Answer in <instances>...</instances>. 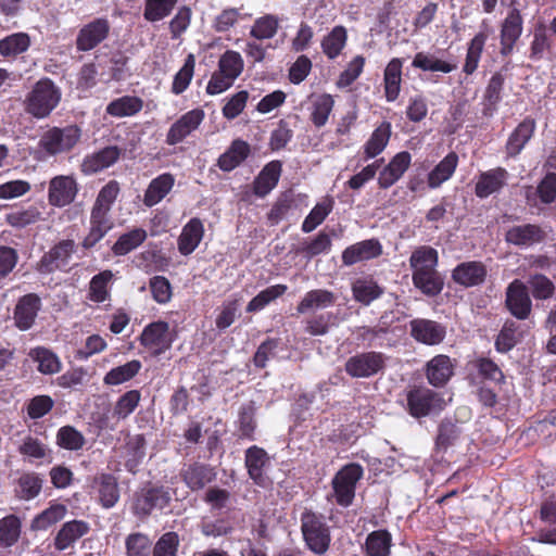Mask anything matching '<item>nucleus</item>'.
I'll return each mask as SVG.
<instances>
[{
    "instance_id": "obj_1",
    "label": "nucleus",
    "mask_w": 556,
    "mask_h": 556,
    "mask_svg": "<svg viewBox=\"0 0 556 556\" xmlns=\"http://www.w3.org/2000/svg\"><path fill=\"white\" fill-rule=\"evenodd\" d=\"M61 100V90L49 78L38 80L25 99V111L33 117H48Z\"/></svg>"
},
{
    "instance_id": "obj_2",
    "label": "nucleus",
    "mask_w": 556,
    "mask_h": 556,
    "mask_svg": "<svg viewBox=\"0 0 556 556\" xmlns=\"http://www.w3.org/2000/svg\"><path fill=\"white\" fill-rule=\"evenodd\" d=\"M80 137L81 129L77 125L51 127L40 136L38 150L46 156L67 153L79 142Z\"/></svg>"
},
{
    "instance_id": "obj_3",
    "label": "nucleus",
    "mask_w": 556,
    "mask_h": 556,
    "mask_svg": "<svg viewBox=\"0 0 556 556\" xmlns=\"http://www.w3.org/2000/svg\"><path fill=\"white\" fill-rule=\"evenodd\" d=\"M301 531L306 546L316 555H324L330 545V533L323 518L305 510L301 516Z\"/></svg>"
},
{
    "instance_id": "obj_4",
    "label": "nucleus",
    "mask_w": 556,
    "mask_h": 556,
    "mask_svg": "<svg viewBox=\"0 0 556 556\" xmlns=\"http://www.w3.org/2000/svg\"><path fill=\"white\" fill-rule=\"evenodd\" d=\"M363 475V467L356 463L345 465L334 475L331 484L338 505L349 507L353 503L356 484Z\"/></svg>"
},
{
    "instance_id": "obj_5",
    "label": "nucleus",
    "mask_w": 556,
    "mask_h": 556,
    "mask_svg": "<svg viewBox=\"0 0 556 556\" xmlns=\"http://www.w3.org/2000/svg\"><path fill=\"white\" fill-rule=\"evenodd\" d=\"M444 406V399L439 393L427 388L414 389L407 394L408 412L416 418L438 413Z\"/></svg>"
},
{
    "instance_id": "obj_6",
    "label": "nucleus",
    "mask_w": 556,
    "mask_h": 556,
    "mask_svg": "<svg viewBox=\"0 0 556 556\" xmlns=\"http://www.w3.org/2000/svg\"><path fill=\"white\" fill-rule=\"evenodd\" d=\"M139 341L152 355L163 354L172 345L168 323L159 320L147 325L139 337Z\"/></svg>"
},
{
    "instance_id": "obj_7",
    "label": "nucleus",
    "mask_w": 556,
    "mask_h": 556,
    "mask_svg": "<svg viewBox=\"0 0 556 556\" xmlns=\"http://www.w3.org/2000/svg\"><path fill=\"white\" fill-rule=\"evenodd\" d=\"M386 363L380 352H363L350 357L345 363V371L353 378H368L378 374Z\"/></svg>"
},
{
    "instance_id": "obj_8",
    "label": "nucleus",
    "mask_w": 556,
    "mask_h": 556,
    "mask_svg": "<svg viewBox=\"0 0 556 556\" xmlns=\"http://www.w3.org/2000/svg\"><path fill=\"white\" fill-rule=\"evenodd\" d=\"M110 29V22L105 17L94 18L93 21L85 24L77 34L76 49L81 52L94 49L106 39Z\"/></svg>"
},
{
    "instance_id": "obj_9",
    "label": "nucleus",
    "mask_w": 556,
    "mask_h": 556,
    "mask_svg": "<svg viewBox=\"0 0 556 556\" xmlns=\"http://www.w3.org/2000/svg\"><path fill=\"white\" fill-rule=\"evenodd\" d=\"M75 247L73 240L67 239L60 241L41 257L38 264V270L42 274L65 270L75 252Z\"/></svg>"
},
{
    "instance_id": "obj_10",
    "label": "nucleus",
    "mask_w": 556,
    "mask_h": 556,
    "mask_svg": "<svg viewBox=\"0 0 556 556\" xmlns=\"http://www.w3.org/2000/svg\"><path fill=\"white\" fill-rule=\"evenodd\" d=\"M506 307L517 319H527L532 309V302L526 285L519 280H513L506 289Z\"/></svg>"
},
{
    "instance_id": "obj_11",
    "label": "nucleus",
    "mask_w": 556,
    "mask_h": 556,
    "mask_svg": "<svg viewBox=\"0 0 556 556\" xmlns=\"http://www.w3.org/2000/svg\"><path fill=\"white\" fill-rule=\"evenodd\" d=\"M202 109H193L182 114L168 129L166 143L175 146L182 142L188 136L195 131L204 119Z\"/></svg>"
},
{
    "instance_id": "obj_12",
    "label": "nucleus",
    "mask_w": 556,
    "mask_h": 556,
    "mask_svg": "<svg viewBox=\"0 0 556 556\" xmlns=\"http://www.w3.org/2000/svg\"><path fill=\"white\" fill-rule=\"evenodd\" d=\"M245 467L249 477L260 486H267L269 479L266 475V469L270 465V457L267 452L256 445L250 446L245 451Z\"/></svg>"
},
{
    "instance_id": "obj_13",
    "label": "nucleus",
    "mask_w": 556,
    "mask_h": 556,
    "mask_svg": "<svg viewBox=\"0 0 556 556\" xmlns=\"http://www.w3.org/2000/svg\"><path fill=\"white\" fill-rule=\"evenodd\" d=\"M77 194V184L72 176L60 175L50 180L48 200L53 206L63 207L72 203Z\"/></svg>"
},
{
    "instance_id": "obj_14",
    "label": "nucleus",
    "mask_w": 556,
    "mask_h": 556,
    "mask_svg": "<svg viewBox=\"0 0 556 556\" xmlns=\"http://www.w3.org/2000/svg\"><path fill=\"white\" fill-rule=\"evenodd\" d=\"M410 336L426 345L441 343L446 334L445 327L441 324L424 318H416L409 323Z\"/></svg>"
},
{
    "instance_id": "obj_15",
    "label": "nucleus",
    "mask_w": 556,
    "mask_h": 556,
    "mask_svg": "<svg viewBox=\"0 0 556 556\" xmlns=\"http://www.w3.org/2000/svg\"><path fill=\"white\" fill-rule=\"evenodd\" d=\"M486 267L478 261H468L458 264L452 271V279L455 283L471 288L480 286L486 278Z\"/></svg>"
},
{
    "instance_id": "obj_16",
    "label": "nucleus",
    "mask_w": 556,
    "mask_h": 556,
    "mask_svg": "<svg viewBox=\"0 0 556 556\" xmlns=\"http://www.w3.org/2000/svg\"><path fill=\"white\" fill-rule=\"evenodd\" d=\"M412 162V155L407 151L396 153L390 162L380 170L378 176V186L381 189H388L396 184Z\"/></svg>"
},
{
    "instance_id": "obj_17",
    "label": "nucleus",
    "mask_w": 556,
    "mask_h": 556,
    "mask_svg": "<svg viewBox=\"0 0 556 556\" xmlns=\"http://www.w3.org/2000/svg\"><path fill=\"white\" fill-rule=\"evenodd\" d=\"M523 20L520 11L513 8L505 17L501 28V53L508 55L511 53L516 41L522 34Z\"/></svg>"
},
{
    "instance_id": "obj_18",
    "label": "nucleus",
    "mask_w": 556,
    "mask_h": 556,
    "mask_svg": "<svg viewBox=\"0 0 556 556\" xmlns=\"http://www.w3.org/2000/svg\"><path fill=\"white\" fill-rule=\"evenodd\" d=\"M508 177V172L503 167H496L481 173L475 186L476 195L480 199H484L493 193L500 192L507 184Z\"/></svg>"
},
{
    "instance_id": "obj_19",
    "label": "nucleus",
    "mask_w": 556,
    "mask_h": 556,
    "mask_svg": "<svg viewBox=\"0 0 556 556\" xmlns=\"http://www.w3.org/2000/svg\"><path fill=\"white\" fill-rule=\"evenodd\" d=\"M170 502V495L164 488H151L137 496L134 510L138 516H148L154 509H164Z\"/></svg>"
},
{
    "instance_id": "obj_20",
    "label": "nucleus",
    "mask_w": 556,
    "mask_h": 556,
    "mask_svg": "<svg viewBox=\"0 0 556 556\" xmlns=\"http://www.w3.org/2000/svg\"><path fill=\"white\" fill-rule=\"evenodd\" d=\"M382 247L376 239H368L348 247L342 253V262L346 266L379 256Z\"/></svg>"
},
{
    "instance_id": "obj_21",
    "label": "nucleus",
    "mask_w": 556,
    "mask_h": 556,
    "mask_svg": "<svg viewBox=\"0 0 556 556\" xmlns=\"http://www.w3.org/2000/svg\"><path fill=\"white\" fill-rule=\"evenodd\" d=\"M545 232L541 227L533 224L517 225L510 227L505 235V240L509 244L520 248H528L541 242Z\"/></svg>"
},
{
    "instance_id": "obj_22",
    "label": "nucleus",
    "mask_w": 556,
    "mask_h": 556,
    "mask_svg": "<svg viewBox=\"0 0 556 556\" xmlns=\"http://www.w3.org/2000/svg\"><path fill=\"white\" fill-rule=\"evenodd\" d=\"M536 123L532 117L521 121L509 135L505 149L509 157H516L532 138Z\"/></svg>"
},
{
    "instance_id": "obj_23",
    "label": "nucleus",
    "mask_w": 556,
    "mask_h": 556,
    "mask_svg": "<svg viewBox=\"0 0 556 556\" xmlns=\"http://www.w3.org/2000/svg\"><path fill=\"white\" fill-rule=\"evenodd\" d=\"M40 305L39 296L34 293L20 299L14 309V321L20 330H28L33 326Z\"/></svg>"
},
{
    "instance_id": "obj_24",
    "label": "nucleus",
    "mask_w": 556,
    "mask_h": 556,
    "mask_svg": "<svg viewBox=\"0 0 556 556\" xmlns=\"http://www.w3.org/2000/svg\"><path fill=\"white\" fill-rule=\"evenodd\" d=\"M119 156L121 150L117 147H105L84 159L81 172L86 175L96 174L115 164Z\"/></svg>"
},
{
    "instance_id": "obj_25",
    "label": "nucleus",
    "mask_w": 556,
    "mask_h": 556,
    "mask_svg": "<svg viewBox=\"0 0 556 556\" xmlns=\"http://www.w3.org/2000/svg\"><path fill=\"white\" fill-rule=\"evenodd\" d=\"M337 296L326 289H314L307 291L296 306L299 314L313 313L318 309H326L336 303Z\"/></svg>"
},
{
    "instance_id": "obj_26",
    "label": "nucleus",
    "mask_w": 556,
    "mask_h": 556,
    "mask_svg": "<svg viewBox=\"0 0 556 556\" xmlns=\"http://www.w3.org/2000/svg\"><path fill=\"white\" fill-rule=\"evenodd\" d=\"M403 64L402 59L393 58L383 71L384 97L388 102H394L400 96Z\"/></svg>"
},
{
    "instance_id": "obj_27",
    "label": "nucleus",
    "mask_w": 556,
    "mask_h": 556,
    "mask_svg": "<svg viewBox=\"0 0 556 556\" xmlns=\"http://www.w3.org/2000/svg\"><path fill=\"white\" fill-rule=\"evenodd\" d=\"M204 227L199 218H191L182 228L178 239V250L182 255L191 254L200 244Z\"/></svg>"
},
{
    "instance_id": "obj_28",
    "label": "nucleus",
    "mask_w": 556,
    "mask_h": 556,
    "mask_svg": "<svg viewBox=\"0 0 556 556\" xmlns=\"http://www.w3.org/2000/svg\"><path fill=\"white\" fill-rule=\"evenodd\" d=\"M174 184L175 178L169 173L161 174L152 179L143 195L144 205L152 207L160 203L170 192Z\"/></svg>"
},
{
    "instance_id": "obj_29",
    "label": "nucleus",
    "mask_w": 556,
    "mask_h": 556,
    "mask_svg": "<svg viewBox=\"0 0 556 556\" xmlns=\"http://www.w3.org/2000/svg\"><path fill=\"white\" fill-rule=\"evenodd\" d=\"M280 174V162L273 161L266 164L253 182L254 193L261 198L268 194L277 186Z\"/></svg>"
},
{
    "instance_id": "obj_30",
    "label": "nucleus",
    "mask_w": 556,
    "mask_h": 556,
    "mask_svg": "<svg viewBox=\"0 0 556 556\" xmlns=\"http://www.w3.org/2000/svg\"><path fill=\"white\" fill-rule=\"evenodd\" d=\"M392 134V126L389 122H382L374 129L368 140L365 142L363 150L365 160H370L383 152L389 143Z\"/></svg>"
},
{
    "instance_id": "obj_31",
    "label": "nucleus",
    "mask_w": 556,
    "mask_h": 556,
    "mask_svg": "<svg viewBox=\"0 0 556 556\" xmlns=\"http://www.w3.org/2000/svg\"><path fill=\"white\" fill-rule=\"evenodd\" d=\"M93 489L97 490L99 501L104 508L113 507L119 498L117 481L112 475L101 473L96 477Z\"/></svg>"
},
{
    "instance_id": "obj_32",
    "label": "nucleus",
    "mask_w": 556,
    "mask_h": 556,
    "mask_svg": "<svg viewBox=\"0 0 556 556\" xmlns=\"http://www.w3.org/2000/svg\"><path fill=\"white\" fill-rule=\"evenodd\" d=\"M453 375V364L446 355H437L427 364V378L433 387L444 386Z\"/></svg>"
},
{
    "instance_id": "obj_33",
    "label": "nucleus",
    "mask_w": 556,
    "mask_h": 556,
    "mask_svg": "<svg viewBox=\"0 0 556 556\" xmlns=\"http://www.w3.org/2000/svg\"><path fill=\"white\" fill-rule=\"evenodd\" d=\"M458 165V155L450 152L441 160L434 168L428 174L427 184L430 189L439 188L443 182L447 181L456 170Z\"/></svg>"
},
{
    "instance_id": "obj_34",
    "label": "nucleus",
    "mask_w": 556,
    "mask_h": 556,
    "mask_svg": "<svg viewBox=\"0 0 556 556\" xmlns=\"http://www.w3.org/2000/svg\"><path fill=\"white\" fill-rule=\"evenodd\" d=\"M89 531V526L83 520L65 522L54 539L55 548L64 551Z\"/></svg>"
},
{
    "instance_id": "obj_35",
    "label": "nucleus",
    "mask_w": 556,
    "mask_h": 556,
    "mask_svg": "<svg viewBox=\"0 0 556 556\" xmlns=\"http://www.w3.org/2000/svg\"><path fill=\"white\" fill-rule=\"evenodd\" d=\"M112 226L110 215L91 211L90 229L83 241L84 248L94 247L112 229Z\"/></svg>"
},
{
    "instance_id": "obj_36",
    "label": "nucleus",
    "mask_w": 556,
    "mask_h": 556,
    "mask_svg": "<svg viewBox=\"0 0 556 556\" xmlns=\"http://www.w3.org/2000/svg\"><path fill=\"white\" fill-rule=\"evenodd\" d=\"M250 146L240 139L232 141L231 146L218 159V167L224 172H230L238 167L249 155Z\"/></svg>"
},
{
    "instance_id": "obj_37",
    "label": "nucleus",
    "mask_w": 556,
    "mask_h": 556,
    "mask_svg": "<svg viewBox=\"0 0 556 556\" xmlns=\"http://www.w3.org/2000/svg\"><path fill=\"white\" fill-rule=\"evenodd\" d=\"M352 292L355 301L369 305L382 294L383 290L372 278L361 277L352 283Z\"/></svg>"
},
{
    "instance_id": "obj_38",
    "label": "nucleus",
    "mask_w": 556,
    "mask_h": 556,
    "mask_svg": "<svg viewBox=\"0 0 556 556\" xmlns=\"http://www.w3.org/2000/svg\"><path fill=\"white\" fill-rule=\"evenodd\" d=\"M181 477L187 486L192 491H195L210 483L214 479L215 473L213 472V469L205 465L193 464L181 471Z\"/></svg>"
},
{
    "instance_id": "obj_39",
    "label": "nucleus",
    "mask_w": 556,
    "mask_h": 556,
    "mask_svg": "<svg viewBox=\"0 0 556 556\" xmlns=\"http://www.w3.org/2000/svg\"><path fill=\"white\" fill-rule=\"evenodd\" d=\"M28 356L38 364L37 369L43 375H53L61 370L60 358L47 348H34L29 351Z\"/></svg>"
},
{
    "instance_id": "obj_40",
    "label": "nucleus",
    "mask_w": 556,
    "mask_h": 556,
    "mask_svg": "<svg viewBox=\"0 0 556 556\" xmlns=\"http://www.w3.org/2000/svg\"><path fill=\"white\" fill-rule=\"evenodd\" d=\"M280 18L274 14H264L253 22L250 28V36L255 40H269L274 38L279 29Z\"/></svg>"
},
{
    "instance_id": "obj_41",
    "label": "nucleus",
    "mask_w": 556,
    "mask_h": 556,
    "mask_svg": "<svg viewBox=\"0 0 556 556\" xmlns=\"http://www.w3.org/2000/svg\"><path fill=\"white\" fill-rule=\"evenodd\" d=\"M30 47V37L26 33H14L0 39V55L16 58Z\"/></svg>"
},
{
    "instance_id": "obj_42",
    "label": "nucleus",
    "mask_w": 556,
    "mask_h": 556,
    "mask_svg": "<svg viewBox=\"0 0 556 556\" xmlns=\"http://www.w3.org/2000/svg\"><path fill=\"white\" fill-rule=\"evenodd\" d=\"M392 536L387 530L369 533L365 541L366 556H390Z\"/></svg>"
},
{
    "instance_id": "obj_43",
    "label": "nucleus",
    "mask_w": 556,
    "mask_h": 556,
    "mask_svg": "<svg viewBox=\"0 0 556 556\" xmlns=\"http://www.w3.org/2000/svg\"><path fill=\"white\" fill-rule=\"evenodd\" d=\"M143 102L134 96H124L113 100L106 106V113L114 117L132 116L142 110Z\"/></svg>"
},
{
    "instance_id": "obj_44",
    "label": "nucleus",
    "mask_w": 556,
    "mask_h": 556,
    "mask_svg": "<svg viewBox=\"0 0 556 556\" xmlns=\"http://www.w3.org/2000/svg\"><path fill=\"white\" fill-rule=\"evenodd\" d=\"M438 251L429 245L416 249L409 258L413 273L433 270L438 265Z\"/></svg>"
},
{
    "instance_id": "obj_45",
    "label": "nucleus",
    "mask_w": 556,
    "mask_h": 556,
    "mask_svg": "<svg viewBox=\"0 0 556 556\" xmlns=\"http://www.w3.org/2000/svg\"><path fill=\"white\" fill-rule=\"evenodd\" d=\"M333 106L334 100L332 96L328 93H321L316 96L312 101L311 108L312 123L318 128L325 126L333 110Z\"/></svg>"
},
{
    "instance_id": "obj_46",
    "label": "nucleus",
    "mask_w": 556,
    "mask_h": 556,
    "mask_svg": "<svg viewBox=\"0 0 556 556\" xmlns=\"http://www.w3.org/2000/svg\"><path fill=\"white\" fill-rule=\"evenodd\" d=\"M504 81L505 78L501 73H495L489 80L484 92V115L492 116L496 111L497 104L502 100Z\"/></svg>"
},
{
    "instance_id": "obj_47",
    "label": "nucleus",
    "mask_w": 556,
    "mask_h": 556,
    "mask_svg": "<svg viewBox=\"0 0 556 556\" xmlns=\"http://www.w3.org/2000/svg\"><path fill=\"white\" fill-rule=\"evenodd\" d=\"M413 282L422 293L431 296L443 289V281L435 269L413 273Z\"/></svg>"
},
{
    "instance_id": "obj_48",
    "label": "nucleus",
    "mask_w": 556,
    "mask_h": 556,
    "mask_svg": "<svg viewBox=\"0 0 556 556\" xmlns=\"http://www.w3.org/2000/svg\"><path fill=\"white\" fill-rule=\"evenodd\" d=\"M66 507L63 504H52L37 515L30 525L34 531H45L65 517Z\"/></svg>"
},
{
    "instance_id": "obj_49",
    "label": "nucleus",
    "mask_w": 556,
    "mask_h": 556,
    "mask_svg": "<svg viewBox=\"0 0 556 556\" xmlns=\"http://www.w3.org/2000/svg\"><path fill=\"white\" fill-rule=\"evenodd\" d=\"M178 0H146L143 17L150 23H156L169 16Z\"/></svg>"
},
{
    "instance_id": "obj_50",
    "label": "nucleus",
    "mask_w": 556,
    "mask_h": 556,
    "mask_svg": "<svg viewBox=\"0 0 556 556\" xmlns=\"http://www.w3.org/2000/svg\"><path fill=\"white\" fill-rule=\"evenodd\" d=\"M256 406L254 402L243 404L238 414V430L241 438L254 440V432L256 429Z\"/></svg>"
},
{
    "instance_id": "obj_51",
    "label": "nucleus",
    "mask_w": 556,
    "mask_h": 556,
    "mask_svg": "<svg viewBox=\"0 0 556 556\" xmlns=\"http://www.w3.org/2000/svg\"><path fill=\"white\" fill-rule=\"evenodd\" d=\"M412 66L415 68L422 70L425 72H441V73H451L455 65L451 63L438 59L435 55L425 52H418L414 56L412 62Z\"/></svg>"
},
{
    "instance_id": "obj_52",
    "label": "nucleus",
    "mask_w": 556,
    "mask_h": 556,
    "mask_svg": "<svg viewBox=\"0 0 556 556\" xmlns=\"http://www.w3.org/2000/svg\"><path fill=\"white\" fill-rule=\"evenodd\" d=\"M141 369V363L132 359L124 365L112 368L104 376V383L110 386H117L134 378Z\"/></svg>"
},
{
    "instance_id": "obj_53",
    "label": "nucleus",
    "mask_w": 556,
    "mask_h": 556,
    "mask_svg": "<svg viewBox=\"0 0 556 556\" xmlns=\"http://www.w3.org/2000/svg\"><path fill=\"white\" fill-rule=\"evenodd\" d=\"M348 35L343 26H336L324 38L321 48L324 53L329 59L337 58L346 43Z\"/></svg>"
},
{
    "instance_id": "obj_54",
    "label": "nucleus",
    "mask_w": 556,
    "mask_h": 556,
    "mask_svg": "<svg viewBox=\"0 0 556 556\" xmlns=\"http://www.w3.org/2000/svg\"><path fill=\"white\" fill-rule=\"evenodd\" d=\"M119 190V184L116 180H110L99 191L91 211L110 215V211Z\"/></svg>"
},
{
    "instance_id": "obj_55",
    "label": "nucleus",
    "mask_w": 556,
    "mask_h": 556,
    "mask_svg": "<svg viewBox=\"0 0 556 556\" xmlns=\"http://www.w3.org/2000/svg\"><path fill=\"white\" fill-rule=\"evenodd\" d=\"M21 535V521L14 515L0 519V546L11 547Z\"/></svg>"
},
{
    "instance_id": "obj_56",
    "label": "nucleus",
    "mask_w": 556,
    "mask_h": 556,
    "mask_svg": "<svg viewBox=\"0 0 556 556\" xmlns=\"http://www.w3.org/2000/svg\"><path fill=\"white\" fill-rule=\"evenodd\" d=\"M147 238L146 230L135 228L124 235L114 243L112 250L116 255H125L139 247Z\"/></svg>"
},
{
    "instance_id": "obj_57",
    "label": "nucleus",
    "mask_w": 556,
    "mask_h": 556,
    "mask_svg": "<svg viewBox=\"0 0 556 556\" xmlns=\"http://www.w3.org/2000/svg\"><path fill=\"white\" fill-rule=\"evenodd\" d=\"M288 287L286 285H274L265 290H262L255 295L247 305V312H260L266 307L270 302L281 296Z\"/></svg>"
},
{
    "instance_id": "obj_58",
    "label": "nucleus",
    "mask_w": 556,
    "mask_h": 556,
    "mask_svg": "<svg viewBox=\"0 0 556 556\" xmlns=\"http://www.w3.org/2000/svg\"><path fill=\"white\" fill-rule=\"evenodd\" d=\"M243 68L244 61L238 51L227 50L218 60V70L235 80L241 75Z\"/></svg>"
},
{
    "instance_id": "obj_59",
    "label": "nucleus",
    "mask_w": 556,
    "mask_h": 556,
    "mask_svg": "<svg viewBox=\"0 0 556 556\" xmlns=\"http://www.w3.org/2000/svg\"><path fill=\"white\" fill-rule=\"evenodd\" d=\"M488 35L484 31L478 33L470 41L464 64V72L472 74L479 64Z\"/></svg>"
},
{
    "instance_id": "obj_60",
    "label": "nucleus",
    "mask_w": 556,
    "mask_h": 556,
    "mask_svg": "<svg viewBox=\"0 0 556 556\" xmlns=\"http://www.w3.org/2000/svg\"><path fill=\"white\" fill-rule=\"evenodd\" d=\"M113 278L111 270H103L93 276L89 285V299L101 303L109 298V283Z\"/></svg>"
},
{
    "instance_id": "obj_61",
    "label": "nucleus",
    "mask_w": 556,
    "mask_h": 556,
    "mask_svg": "<svg viewBox=\"0 0 556 556\" xmlns=\"http://www.w3.org/2000/svg\"><path fill=\"white\" fill-rule=\"evenodd\" d=\"M333 201L331 199H326L325 201L317 203L309 214L305 217L302 224V230L304 232L313 231L317 226H319L329 213L332 211Z\"/></svg>"
},
{
    "instance_id": "obj_62",
    "label": "nucleus",
    "mask_w": 556,
    "mask_h": 556,
    "mask_svg": "<svg viewBox=\"0 0 556 556\" xmlns=\"http://www.w3.org/2000/svg\"><path fill=\"white\" fill-rule=\"evenodd\" d=\"M42 480L36 473H24L17 481V495L22 500H33L41 491Z\"/></svg>"
},
{
    "instance_id": "obj_63",
    "label": "nucleus",
    "mask_w": 556,
    "mask_h": 556,
    "mask_svg": "<svg viewBox=\"0 0 556 556\" xmlns=\"http://www.w3.org/2000/svg\"><path fill=\"white\" fill-rule=\"evenodd\" d=\"M20 454L29 462L46 458L50 451L39 439L31 435L24 438L18 446Z\"/></svg>"
},
{
    "instance_id": "obj_64",
    "label": "nucleus",
    "mask_w": 556,
    "mask_h": 556,
    "mask_svg": "<svg viewBox=\"0 0 556 556\" xmlns=\"http://www.w3.org/2000/svg\"><path fill=\"white\" fill-rule=\"evenodd\" d=\"M40 218V212L35 206L17 208L5 215V222L15 228H24L36 223Z\"/></svg>"
}]
</instances>
